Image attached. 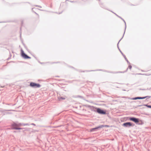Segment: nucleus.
Instances as JSON below:
<instances>
[{
	"mask_svg": "<svg viewBox=\"0 0 151 151\" xmlns=\"http://www.w3.org/2000/svg\"><path fill=\"white\" fill-rule=\"evenodd\" d=\"M30 86L34 88H38L40 87V85L39 84L31 82L30 84Z\"/></svg>",
	"mask_w": 151,
	"mask_h": 151,
	"instance_id": "f257e3e1",
	"label": "nucleus"
},
{
	"mask_svg": "<svg viewBox=\"0 0 151 151\" xmlns=\"http://www.w3.org/2000/svg\"><path fill=\"white\" fill-rule=\"evenodd\" d=\"M19 126V125L18 124H17L16 123H14L12 125V129H21V128L18 127Z\"/></svg>",
	"mask_w": 151,
	"mask_h": 151,
	"instance_id": "f03ea898",
	"label": "nucleus"
},
{
	"mask_svg": "<svg viewBox=\"0 0 151 151\" xmlns=\"http://www.w3.org/2000/svg\"><path fill=\"white\" fill-rule=\"evenodd\" d=\"M21 54L22 57L25 59H30L31 58L30 57L25 54L22 50H21Z\"/></svg>",
	"mask_w": 151,
	"mask_h": 151,
	"instance_id": "7ed1b4c3",
	"label": "nucleus"
},
{
	"mask_svg": "<svg viewBox=\"0 0 151 151\" xmlns=\"http://www.w3.org/2000/svg\"><path fill=\"white\" fill-rule=\"evenodd\" d=\"M97 111L98 113L100 114H106L105 111H104L103 110L99 108L97 109Z\"/></svg>",
	"mask_w": 151,
	"mask_h": 151,
	"instance_id": "20e7f679",
	"label": "nucleus"
},
{
	"mask_svg": "<svg viewBox=\"0 0 151 151\" xmlns=\"http://www.w3.org/2000/svg\"><path fill=\"white\" fill-rule=\"evenodd\" d=\"M130 120L136 123H137L139 122V119H137L134 117L131 118L130 119Z\"/></svg>",
	"mask_w": 151,
	"mask_h": 151,
	"instance_id": "39448f33",
	"label": "nucleus"
},
{
	"mask_svg": "<svg viewBox=\"0 0 151 151\" xmlns=\"http://www.w3.org/2000/svg\"><path fill=\"white\" fill-rule=\"evenodd\" d=\"M123 125L125 127L131 126L132 125V124L130 122H127L123 124Z\"/></svg>",
	"mask_w": 151,
	"mask_h": 151,
	"instance_id": "423d86ee",
	"label": "nucleus"
},
{
	"mask_svg": "<svg viewBox=\"0 0 151 151\" xmlns=\"http://www.w3.org/2000/svg\"><path fill=\"white\" fill-rule=\"evenodd\" d=\"M104 126L103 125H101L100 126H99L98 127H96L95 128H92L90 129V131L91 132H92L94 131V129H97L99 128H101L103 127Z\"/></svg>",
	"mask_w": 151,
	"mask_h": 151,
	"instance_id": "0eeeda50",
	"label": "nucleus"
},
{
	"mask_svg": "<svg viewBox=\"0 0 151 151\" xmlns=\"http://www.w3.org/2000/svg\"><path fill=\"white\" fill-rule=\"evenodd\" d=\"M146 97H137L135 98L134 99H143L146 98Z\"/></svg>",
	"mask_w": 151,
	"mask_h": 151,
	"instance_id": "6e6552de",
	"label": "nucleus"
},
{
	"mask_svg": "<svg viewBox=\"0 0 151 151\" xmlns=\"http://www.w3.org/2000/svg\"><path fill=\"white\" fill-rule=\"evenodd\" d=\"M58 99L59 100H62V99H65V98L61 97L60 98H59Z\"/></svg>",
	"mask_w": 151,
	"mask_h": 151,
	"instance_id": "1a4fd4ad",
	"label": "nucleus"
},
{
	"mask_svg": "<svg viewBox=\"0 0 151 151\" xmlns=\"http://www.w3.org/2000/svg\"><path fill=\"white\" fill-rule=\"evenodd\" d=\"M37 9V8H32V10L34 12H35V11H36Z\"/></svg>",
	"mask_w": 151,
	"mask_h": 151,
	"instance_id": "9d476101",
	"label": "nucleus"
},
{
	"mask_svg": "<svg viewBox=\"0 0 151 151\" xmlns=\"http://www.w3.org/2000/svg\"><path fill=\"white\" fill-rule=\"evenodd\" d=\"M128 68L131 69L132 68V66L131 65H129L128 66Z\"/></svg>",
	"mask_w": 151,
	"mask_h": 151,
	"instance_id": "9b49d317",
	"label": "nucleus"
},
{
	"mask_svg": "<svg viewBox=\"0 0 151 151\" xmlns=\"http://www.w3.org/2000/svg\"><path fill=\"white\" fill-rule=\"evenodd\" d=\"M147 106L149 108H151V106Z\"/></svg>",
	"mask_w": 151,
	"mask_h": 151,
	"instance_id": "f8f14e48",
	"label": "nucleus"
},
{
	"mask_svg": "<svg viewBox=\"0 0 151 151\" xmlns=\"http://www.w3.org/2000/svg\"><path fill=\"white\" fill-rule=\"evenodd\" d=\"M31 124L33 125L34 126H35V124Z\"/></svg>",
	"mask_w": 151,
	"mask_h": 151,
	"instance_id": "ddd939ff",
	"label": "nucleus"
}]
</instances>
